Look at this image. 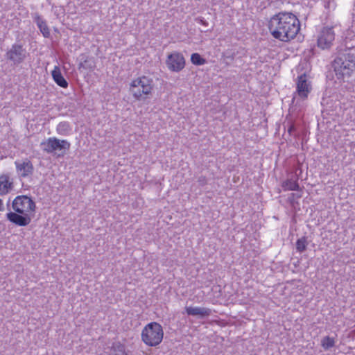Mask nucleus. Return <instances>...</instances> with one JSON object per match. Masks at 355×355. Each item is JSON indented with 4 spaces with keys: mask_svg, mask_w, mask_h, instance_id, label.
Listing matches in <instances>:
<instances>
[{
    "mask_svg": "<svg viewBox=\"0 0 355 355\" xmlns=\"http://www.w3.org/2000/svg\"><path fill=\"white\" fill-rule=\"evenodd\" d=\"M36 23L44 37H49L50 31L46 21L41 19L40 17H38L36 19Z\"/></svg>",
    "mask_w": 355,
    "mask_h": 355,
    "instance_id": "dca6fc26",
    "label": "nucleus"
},
{
    "mask_svg": "<svg viewBox=\"0 0 355 355\" xmlns=\"http://www.w3.org/2000/svg\"><path fill=\"white\" fill-rule=\"evenodd\" d=\"M191 61L195 65H202L206 63V60L198 53H194L191 56Z\"/></svg>",
    "mask_w": 355,
    "mask_h": 355,
    "instance_id": "aec40b11",
    "label": "nucleus"
},
{
    "mask_svg": "<svg viewBox=\"0 0 355 355\" xmlns=\"http://www.w3.org/2000/svg\"><path fill=\"white\" fill-rule=\"evenodd\" d=\"M43 150L50 154H57L58 157H63L70 148L71 144L64 139L49 137L41 143Z\"/></svg>",
    "mask_w": 355,
    "mask_h": 355,
    "instance_id": "39448f33",
    "label": "nucleus"
},
{
    "mask_svg": "<svg viewBox=\"0 0 355 355\" xmlns=\"http://www.w3.org/2000/svg\"><path fill=\"white\" fill-rule=\"evenodd\" d=\"M51 75L53 77V80L55 82V83L62 87V88H67L68 87V82L66 80V79L63 77L60 69L58 66H55L52 72Z\"/></svg>",
    "mask_w": 355,
    "mask_h": 355,
    "instance_id": "ddd939ff",
    "label": "nucleus"
},
{
    "mask_svg": "<svg viewBox=\"0 0 355 355\" xmlns=\"http://www.w3.org/2000/svg\"><path fill=\"white\" fill-rule=\"evenodd\" d=\"M69 130V125L67 122H60L57 126V132L59 134L64 135V132Z\"/></svg>",
    "mask_w": 355,
    "mask_h": 355,
    "instance_id": "412c9836",
    "label": "nucleus"
},
{
    "mask_svg": "<svg viewBox=\"0 0 355 355\" xmlns=\"http://www.w3.org/2000/svg\"><path fill=\"white\" fill-rule=\"evenodd\" d=\"M312 87L307 76L303 73L298 76L296 83V91L298 96L303 100L306 99L311 92Z\"/></svg>",
    "mask_w": 355,
    "mask_h": 355,
    "instance_id": "1a4fd4ad",
    "label": "nucleus"
},
{
    "mask_svg": "<svg viewBox=\"0 0 355 355\" xmlns=\"http://www.w3.org/2000/svg\"><path fill=\"white\" fill-rule=\"evenodd\" d=\"M166 63L170 71L179 72L185 67V59L182 53L174 52L168 55Z\"/></svg>",
    "mask_w": 355,
    "mask_h": 355,
    "instance_id": "6e6552de",
    "label": "nucleus"
},
{
    "mask_svg": "<svg viewBox=\"0 0 355 355\" xmlns=\"http://www.w3.org/2000/svg\"><path fill=\"white\" fill-rule=\"evenodd\" d=\"M334 70L337 76H349L355 70V56L351 54L345 55L334 60Z\"/></svg>",
    "mask_w": 355,
    "mask_h": 355,
    "instance_id": "423d86ee",
    "label": "nucleus"
},
{
    "mask_svg": "<svg viewBox=\"0 0 355 355\" xmlns=\"http://www.w3.org/2000/svg\"><path fill=\"white\" fill-rule=\"evenodd\" d=\"M141 340L148 346L159 345L164 337L163 328L159 323L151 322L146 324L141 331Z\"/></svg>",
    "mask_w": 355,
    "mask_h": 355,
    "instance_id": "20e7f679",
    "label": "nucleus"
},
{
    "mask_svg": "<svg viewBox=\"0 0 355 355\" xmlns=\"http://www.w3.org/2000/svg\"><path fill=\"white\" fill-rule=\"evenodd\" d=\"M153 78L145 75L136 77L130 83L129 92L138 101L149 98L153 95Z\"/></svg>",
    "mask_w": 355,
    "mask_h": 355,
    "instance_id": "7ed1b4c3",
    "label": "nucleus"
},
{
    "mask_svg": "<svg viewBox=\"0 0 355 355\" xmlns=\"http://www.w3.org/2000/svg\"><path fill=\"white\" fill-rule=\"evenodd\" d=\"M336 341L334 338L330 336H324L321 340V346L324 350L329 349L335 345Z\"/></svg>",
    "mask_w": 355,
    "mask_h": 355,
    "instance_id": "a211bd4d",
    "label": "nucleus"
},
{
    "mask_svg": "<svg viewBox=\"0 0 355 355\" xmlns=\"http://www.w3.org/2000/svg\"><path fill=\"white\" fill-rule=\"evenodd\" d=\"M12 211L6 214V218L10 223L24 227L30 224L35 216L36 204L26 195L16 196L12 202Z\"/></svg>",
    "mask_w": 355,
    "mask_h": 355,
    "instance_id": "f03ea898",
    "label": "nucleus"
},
{
    "mask_svg": "<svg viewBox=\"0 0 355 355\" xmlns=\"http://www.w3.org/2000/svg\"><path fill=\"white\" fill-rule=\"evenodd\" d=\"M14 188L13 178L8 173L0 175V196L8 194Z\"/></svg>",
    "mask_w": 355,
    "mask_h": 355,
    "instance_id": "f8f14e48",
    "label": "nucleus"
},
{
    "mask_svg": "<svg viewBox=\"0 0 355 355\" xmlns=\"http://www.w3.org/2000/svg\"><path fill=\"white\" fill-rule=\"evenodd\" d=\"M4 210L3 202L1 199H0V211H3Z\"/></svg>",
    "mask_w": 355,
    "mask_h": 355,
    "instance_id": "4be33fe9",
    "label": "nucleus"
},
{
    "mask_svg": "<svg viewBox=\"0 0 355 355\" xmlns=\"http://www.w3.org/2000/svg\"><path fill=\"white\" fill-rule=\"evenodd\" d=\"M334 40L335 33L333 28L323 27L318 33L317 46L322 50L329 49L333 45Z\"/></svg>",
    "mask_w": 355,
    "mask_h": 355,
    "instance_id": "0eeeda50",
    "label": "nucleus"
},
{
    "mask_svg": "<svg viewBox=\"0 0 355 355\" xmlns=\"http://www.w3.org/2000/svg\"><path fill=\"white\" fill-rule=\"evenodd\" d=\"M307 239L306 236H302L298 239L296 241V250L299 252H302L306 249Z\"/></svg>",
    "mask_w": 355,
    "mask_h": 355,
    "instance_id": "6ab92c4d",
    "label": "nucleus"
},
{
    "mask_svg": "<svg viewBox=\"0 0 355 355\" xmlns=\"http://www.w3.org/2000/svg\"><path fill=\"white\" fill-rule=\"evenodd\" d=\"M186 312L189 315H200L201 317L209 316L211 314V310L208 308L201 307H186Z\"/></svg>",
    "mask_w": 355,
    "mask_h": 355,
    "instance_id": "4468645a",
    "label": "nucleus"
},
{
    "mask_svg": "<svg viewBox=\"0 0 355 355\" xmlns=\"http://www.w3.org/2000/svg\"><path fill=\"white\" fill-rule=\"evenodd\" d=\"M6 57L8 60L12 61L15 64H19L26 58V50L22 45L15 44L7 51Z\"/></svg>",
    "mask_w": 355,
    "mask_h": 355,
    "instance_id": "9d476101",
    "label": "nucleus"
},
{
    "mask_svg": "<svg viewBox=\"0 0 355 355\" xmlns=\"http://www.w3.org/2000/svg\"><path fill=\"white\" fill-rule=\"evenodd\" d=\"M15 165L16 171L21 178L31 176L33 173L34 166L33 163L27 158L21 162L15 161Z\"/></svg>",
    "mask_w": 355,
    "mask_h": 355,
    "instance_id": "9b49d317",
    "label": "nucleus"
},
{
    "mask_svg": "<svg viewBox=\"0 0 355 355\" xmlns=\"http://www.w3.org/2000/svg\"><path fill=\"white\" fill-rule=\"evenodd\" d=\"M284 191H301L297 180L288 179L282 184Z\"/></svg>",
    "mask_w": 355,
    "mask_h": 355,
    "instance_id": "2eb2a0df",
    "label": "nucleus"
},
{
    "mask_svg": "<svg viewBox=\"0 0 355 355\" xmlns=\"http://www.w3.org/2000/svg\"><path fill=\"white\" fill-rule=\"evenodd\" d=\"M267 26L270 35L275 39L288 42L298 35L301 24L300 19L293 12L282 11L272 15Z\"/></svg>",
    "mask_w": 355,
    "mask_h": 355,
    "instance_id": "f257e3e1",
    "label": "nucleus"
},
{
    "mask_svg": "<svg viewBox=\"0 0 355 355\" xmlns=\"http://www.w3.org/2000/svg\"><path fill=\"white\" fill-rule=\"evenodd\" d=\"M112 349L114 355H128L125 345L119 342L114 343Z\"/></svg>",
    "mask_w": 355,
    "mask_h": 355,
    "instance_id": "f3484780",
    "label": "nucleus"
}]
</instances>
